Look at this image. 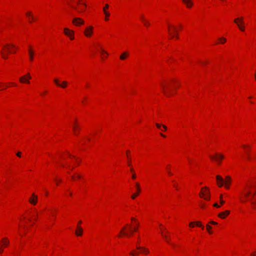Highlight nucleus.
Segmentation results:
<instances>
[{"mask_svg":"<svg viewBox=\"0 0 256 256\" xmlns=\"http://www.w3.org/2000/svg\"><path fill=\"white\" fill-rule=\"evenodd\" d=\"M38 201V196L34 194H32V198L29 199V202L30 204L36 205Z\"/></svg>","mask_w":256,"mask_h":256,"instance_id":"nucleus-12","label":"nucleus"},{"mask_svg":"<svg viewBox=\"0 0 256 256\" xmlns=\"http://www.w3.org/2000/svg\"><path fill=\"white\" fill-rule=\"evenodd\" d=\"M168 31L170 34L171 36V38H174V35L171 32L169 27L168 28Z\"/></svg>","mask_w":256,"mask_h":256,"instance_id":"nucleus-35","label":"nucleus"},{"mask_svg":"<svg viewBox=\"0 0 256 256\" xmlns=\"http://www.w3.org/2000/svg\"><path fill=\"white\" fill-rule=\"evenodd\" d=\"M21 154H22V152H18L16 154V155L18 156V157H20L21 156Z\"/></svg>","mask_w":256,"mask_h":256,"instance_id":"nucleus-39","label":"nucleus"},{"mask_svg":"<svg viewBox=\"0 0 256 256\" xmlns=\"http://www.w3.org/2000/svg\"><path fill=\"white\" fill-rule=\"evenodd\" d=\"M71 7L76 12L81 13L85 10L86 4L84 2H82V0H78L76 2V4L71 6Z\"/></svg>","mask_w":256,"mask_h":256,"instance_id":"nucleus-1","label":"nucleus"},{"mask_svg":"<svg viewBox=\"0 0 256 256\" xmlns=\"http://www.w3.org/2000/svg\"><path fill=\"white\" fill-rule=\"evenodd\" d=\"M31 76L29 73L27 74L26 75L20 78V81L22 83H27L30 84V81L28 79H30Z\"/></svg>","mask_w":256,"mask_h":256,"instance_id":"nucleus-8","label":"nucleus"},{"mask_svg":"<svg viewBox=\"0 0 256 256\" xmlns=\"http://www.w3.org/2000/svg\"><path fill=\"white\" fill-rule=\"evenodd\" d=\"M248 188H250L251 187V186H248Z\"/></svg>","mask_w":256,"mask_h":256,"instance_id":"nucleus-62","label":"nucleus"},{"mask_svg":"<svg viewBox=\"0 0 256 256\" xmlns=\"http://www.w3.org/2000/svg\"><path fill=\"white\" fill-rule=\"evenodd\" d=\"M92 32V27L90 26L88 28H86L84 31L85 35L86 36H91Z\"/></svg>","mask_w":256,"mask_h":256,"instance_id":"nucleus-14","label":"nucleus"},{"mask_svg":"<svg viewBox=\"0 0 256 256\" xmlns=\"http://www.w3.org/2000/svg\"><path fill=\"white\" fill-rule=\"evenodd\" d=\"M32 20H34V18L33 16H32Z\"/></svg>","mask_w":256,"mask_h":256,"instance_id":"nucleus-64","label":"nucleus"},{"mask_svg":"<svg viewBox=\"0 0 256 256\" xmlns=\"http://www.w3.org/2000/svg\"><path fill=\"white\" fill-rule=\"evenodd\" d=\"M77 129H78V126L75 124H74V126H73V130H74V134H76V130Z\"/></svg>","mask_w":256,"mask_h":256,"instance_id":"nucleus-31","label":"nucleus"},{"mask_svg":"<svg viewBox=\"0 0 256 256\" xmlns=\"http://www.w3.org/2000/svg\"><path fill=\"white\" fill-rule=\"evenodd\" d=\"M82 233H83L82 228L81 226H78L77 229L76 230V234L77 236H82Z\"/></svg>","mask_w":256,"mask_h":256,"instance_id":"nucleus-15","label":"nucleus"},{"mask_svg":"<svg viewBox=\"0 0 256 256\" xmlns=\"http://www.w3.org/2000/svg\"><path fill=\"white\" fill-rule=\"evenodd\" d=\"M174 186L178 190V185L176 184H174Z\"/></svg>","mask_w":256,"mask_h":256,"instance_id":"nucleus-47","label":"nucleus"},{"mask_svg":"<svg viewBox=\"0 0 256 256\" xmlns=\"http://www.w3.org/2000/svg\"><path fill=\"white\" fill-rule=\"evenodd\" d=\"M176 38H178V35H176Z\"/></svg>","mask_w":256,"mask_h":256,"instance_id":"nucleus-58","label":"nucleus"},{"mask_svg":"<svg viewBox=\"0 0 256 256\" xmlns=\"http://www.w3.org/2000/svg\"><path fill=\"white\" fill-rule=\"evenodd\" d=\"M104 14L106 15V18H105V20H108V18L110 16V14L108 12H104Z\"/></svg>","mask_w":256,"mask_h":256,"instance_id":"nucleus-32","label":"nucleus"},{"mask_svg":"<svg viewBox=\"0 0 256 256\" xmlns=\"http://www.w3.org/2000/svg\"><path fill=\"white\" fill-rule=\"evenodd\" d=\"M230 213V212L228 210H226L224 212H222L218 214V217L222 218H224L226 216L228 215Z\"/></svg>","mask_w":256,"mask_h":256,"instance_id":"nucleus-18","label":"nucleus"},{"mask_svg":"<svg viewBox=\"0 0 256 256\" xmlns=\"http://www.w3.org/2000/svg\"><path fill=\"white\" fill-rule=\"evenodd\" d=\"M82 223V222L81 220H80L78 222V224H80Z\"/></svg>","mask_w":256,"mask_h":256,"instance_id":"nucleus-55","label":"nucleus"},{"mask_svg":"<svg viewBox=\"0 0 256 256\" xmlns=\"http://www.w3.org/2000/svg\"><path fill=\"white\" fill-rule=\"evenodd\" d=\"M162 87L163 92H164V94H166V96H170L171 95L170 92H167L166 90L165 89L164 86L162 84Z\"/></svg>","mask_w":256,"mask_h":256,"instance_id":"nucleus-22","label":"nucleus"},{"mask_svg":"<svg viewBox=\"0 0 256 256\" xmlns=\"http://www.w3.org/2000/svg\"><path fill=\"white\" fill-rule=\"evenodd\" d=\"M182 2L188 8H190L193 5V2L192 0H182Z\"/></svg>","mask_w":256,"mask_h":256,"instance_id":"nucleus-16","label":"nucleus"},{"mask_svg":"<svg viewBox=\"0 0 256 256\" xmlns=\"http://www.w3.org/2000/svg\"><path fill=\"white\" fill-rule=\"evenodd\" d=\"M4 48L6 50L9 52H12V51L10 49V48L9 47V45L6 44L4 46Z\"/></svg>","mask_w":256,"mask_h":256,"instance_id":"nucleus-27","label":"nucleus"},{"mask_svg":"<svg viewBox=\"0 0 256 256\" xmlns=\"http://www.w3.org/2000/svg\"><path fill=\"white\" fill-rule=\"evenodd\" d=\"M229 185L230 184H225V187L226 188H229Z\"/></svg>","mask_w":256,"mask_h":256,"instance_id":"nucleus-48","label":"nucleus"},{"mask_svg":"<svg viewBox=\"0 0 256 256\" xmlns=\"http://www.w3.org/2000/svg\"><path fill=\"white\" fill-rule=\"evenodd\" d=\"M131 220H134L136 222V223L137 222L136 219L134 218H132Z\"/></svg>","mask_w":256,"mask_h":256,"instance_id":"nucleus-50","label":"nucleus"},{"mask_svg":"<svg viewBox=\"0 0 256 256\" xmlns=\"http://www.w3.org/2000/svg\"><path fill=\"white\" fill-rule=\"evenodd\" d=\"M161 234L162 236L166 239V242H169L170 240V238H168V236L167 235L164 234L162 232Z\"/></svg>","mask_w":256,"mask_h":256,"instance_id":"nucleus-24","label":"nucleus"},{"mask_svg":"<svg viewBox=\"0 0 256 256\" xmlns=\"http://www.w3.org/2000/svg\"><path fill=\"white\" fill-rule=\"evenodd\" d=\"M214 206H215V207H216V208H220V206L217 203H215L214 204Z\"/></svg>","mask_w":256,"mask_h":256,"instance_id":"nucleus-41","label":"nucleus"},{"mask_svg":"<svg viewBox=\"0 0 256 256\" xmlns=\"http://www.w3.org/2000/svg\"><path fill=\"white\" fill-rule=\"evenodd\" d=\"M217 180V184L219 187H222L224 184H230L231 182V178L230 176H226L225 180L220 176L218 175L216 176Z\"/></svg>","mask_w":256,"mask_h":256,"instance_id":"nucleus-2","label":"nucleus"},{"mask_svg":"<svg viewBox=\"0 0 256 256\" xmlns=\"http://www.w3.org/2000/svg\"><path fill=\"white\" fill-rule=\"evenodd\" d=\"M254 188H255L256 190H254V192L252 193V198H250L249 200L250 202L254 206V208H256V199L254 201L252 200V198H254V196L256 194V187H254Z\"/></svg>","mask_w":256,"mask_h":256,"instance_id":"nucleus-13","label":"nucleus"},{"mask_svg":"<svg viewBox=\"0 0 256 256\" xmlns=\"http://www.w3.org/2000/svg\"><path fill=\"white\" fill-rule=\"evenodd\" d=\"M26 15L28 16H30V12H27L26 14Z\"/></svg>","mask_w":256,"mask_h":256,"instance_id":"nucleus-49","label":"nucleus"},{"mask_svg":"<svg viewBox=\"0 0 256 256\" xmlns=\"http://www.w3.org/2000/svg\"><path fill=\"white\" fill-rule=\"evenodd\" d=\"M3 252V250L0 248V254L2 253Z\"/></svg>","mask_w":256,"mask_h":256,"instance_id":"nucleus-51","label":"nucleus"},{"mask_svg":"<svg viewBox=\"0 0 256 256\" xmlns=\"http://www.w3.org/2000/svg\"><path fill=\"white\" fill-rule=\"evenodd\" d=\"M160 135L161 136H162V137H165V136H165V135H164V134H162V133H160Z\"/></svg>","mask_w":256,"mask_h":256,"instance_id":"nucleus-52","label":"nucleus"},{"mask_svg":"<svg viewBox=\"0 0 256 256\" xmlns=\"http://www.w3.org/2000/svg\"><path fill=\"white\" fill-rule=\"evenodd\" d=\"M194 224H195V222H190L189 224V226H190V227H194Z\"/></svg>","mask_w":256,"mask_h":256,"instance_id":"nucleus-38","label":"nucleus"},{"mask_svg":"<svg viewBox=\"0 0 256 256\" xmlns=\"http://www.w3.org/2000/svg\"><path fill=\"white\" fill-rule=\"evenodd\" d=\"M242 200V202H246V200Z\"/></svg>","mask_w":256,"mask_h":256,"instance_id":"nucleus-57","label":"nucleus"},{"mask_svg":"<svg viewBox=\"0 0 256 256\" xmlns=\"http://www.w3.org/2000/svg\"><path fill=\"white\" fill-rule=\"evenodd\" d=\"M64 33L66 36H68L71 40L74 39V32L73 30H69L68 28H64Z\"/></svg>","mask_w":256,"mask_h":256,"instance_id":"nucleus-7","label":"nucleus"},{"mask_svg":"<svg viewBox=\"0 0 256 256\" xmlns=\"http://www.w3.org/2000/svg\"><path fill=\"white\" fill-rule=\"evenodd\" d=\"M130 162H128V166H130Z\"/></svg>","mask_w":256,"mask_h":256,"instance_id":"nucleus-59","label":"nucleus"},{"mask_svg":"<svg viewBox=\"0 0 256 256\" xmlns=\"http://www.w3.org/2000/svg\"><path fill=\"white\" fill-rule=\"evenodd\" d=\"M108 7L109 6L108 4H105V6L103 8V10L104 12H106V10L108 9Z\"/></svg>","mask_w":256,"mask_h":256,"instance_id":"nucleus-34","label":"nucleus"},{"mask_svg":"<svg viewBox=\"0 0 256 256\" xmlns=\"http://www.w3.org/2000/svg\"><path fill=\"white\" fill-rule=\"evenodd\" d=\"M168 174H170V176L172 174V173L171 172L170 170V169H168Z\"/></svg>","mask_w":256,"mask_h":256,"instance_id":"nucleus-44","label":"nucleus"},{"mask_svg":"<svg viewBox=\"0 0 256 256\" xmlns=\"http://www.w3.org/2000/svg\"><path fill=\"white\" fill-rule=\"evenodd\" d=\"M136 186L137 190V192H135L134 194H132L131 196V198L132 199L134 200L136 198V197L139 194L140 192L141 191L140 187L138 183L136 182Z\"/></svg>","mask_w":256,"mask_h":256,"instance_id":"nucleus-10","label":"nucleus"},{"mask_svg":"<svg viewBox=\"0 0 256 256\" xmlns=\"http://www.w3.org/2000/svg\"><path fill=\"white\" fill-rule=\"evenodd\" d=\"M77 178H81V176L80 174H78L77 176Z\"/></svg>","mask_w":256,"mask_h":256,"instance_id":"nucleus-53","label":"nucleus"},{"mask_svg":"<svg viewBox=\"0 0 256 256\" xmlns=\"http://www.w3.org/2000/svg\"><path fill=\"white\" fill-rule=\"evenodd\" d=\"M101 52H104V53H105L106 55H108V54L104 50H103L102 48H101Z\"/></svg>","mask_w":256,"mask_h":256,"instance_id":"nucleus-43","label":"nucleus"},{"mask_svg":"<svg viewBox=\"0 0 256 256\" xmlns=\"http://www.w3.org/2000/svg\"><path fill=\"white\" fill-rule=\"evenodd\" d=\"M242 148H246V147H248V148H250V146H246L244 145H244H242Z\"/></svg>","mask_w":256,"mask_h":256,"instance_id":"nucleus-45","label":"nucleus"},{"mask_svg":"<svg viewBox=\"0 0 256 256\" xmlns=\"http://www.w3.org/2000/svg\"><path fill=\"white\" fill-rule=\"evenodd\" d=\"M252 192L250 190L244 189L243 194L245 198H248L250 196H252Z\"/></svg>","mask_w":256,"mask_h":256,"instance_id":"nucleus-17","label":"nucleus"},{"mask_svg":"<svg viewBox=\"0 0 256 256\" xmlns=\"http://www.w3.org/2000/svg\"><path fill=\"white\" fill-rule=\"evenodd\" d=\"M212 160H215L218 164L220 163L222 160L224 158V156L222 154H216L214 156H210Z\"/></svg>","mask_w":256,"mask_h":256,"instance_id":"nucleus-6","label":"nucleus"},{"mask_svg":"<svg viewBox=\"0 0 256 256\" xmlns=\"http://www.w3.org/2000/svg\"><path fill=\"white\" fill-rule=\"evenodd\" d=\"M12 46L13 48H15V46L14 45H12Z\"/></svg>","mask_w":256,"mask_h":256,"instance_id":"nucleus-61","label":"nucleus"},{"mask_svg":"<svg viewBox=\"0 0 256 256\" xmlns=\"http://www.w3.org/2000/svg\"><path fill=\"white\" fill-rule=\"evenodd\" d=\"M72 179H74V176H72Z\"/></svg>","mask_w":256,"mask_h":256,"instance_id":"nucleus-60","label":"nucleus"},{"mask_svg":"<svg viewBox=\"0 0 256 256\" xmlns=\"http://www.w3.org/2000/svg\"><path fill=\"white\" fill-rule=\"evenodd\" d=\"M54 82L58 86H60L62 88H65L67 86V82L66 81L62 82V84H60L58 80L56 78H55L54 79Z\"/></svg>","mask_w":256,"mask_h":256,"instance_id":"nucleus-11","label":"nucleus"},{"mask_svg":"<svg viewBox=\"0 0 256 256\" xmlns=\"http://www.w3.org/2000/svg\"><path fill=\"white\" fill-rule=\"evenodd\" d=\"M141 20H142V22L144 23V24L146 26H148L149 25H150V23L149 22L146 20H145L143 16H142L141 17Z\"/></svg>","mask_w":256,"mask_h":256,"instance_id":"nucleus-23","label":"nucleus"},{"mask_svg":"<svg viewBox=\"0 0 256 256\" xmlns=\"http://www.w3.org/2000/svg\"><path fill=\"white\" fill-rule=\"evenodd\" d=\"M222 198V196L220 195V202L221 204H224V201L223 200Z\"/></svg>","mask_w":256,"mask_h":256,"instance_id":"nucleus-36","label":"nucleus"},{"mask_svg":"<svg viewBox=\"0 0 256 256\" xmlns=\"http://www.w3.org/2000/svg\"><path fill=\"white\" fill-rule=\"evenodd\" d=\"M128 56V53L126 52H124L120 56V59L122 60H124Z\"/></svg>","mask_w":256,"mask_h":256,"instance_id":"nucleus-19","label":"nucleus"},{"mask_svg":"<svg viewBox=\"0 0 256 256\" xmlns=\"http://www.w3.org/2000/svg\"><path fill=\"white\" fill-rule=\"evenodd\" d=\"M234 22L237 24L239 29L244 32V22L243 18H238L234 20Z\"/></svg>","mask_w":256,"mask_h":256,"instance_id":"nucleus-4","label":"nucleus"},{"mask_svg":"<svg viewBox=\"0 0 256 256\" xmlns=\"http://www.w3.org/2000/svg\"><path fill=\"white\" fill-rule=\"evenodd\" d=\"M136 254H138V253H134V252H130V254L133 256H134Z\"/></svg>","mask_w":256,"mask_h":256,"instance_id":"nucleus-42","label":"nucleus"},{"mask_svg":"<svg viewBox=\"0 0 256 256\" xmlns=\"http://www.w3.org/2000/svg\"><path fill=\"white\" fill-rule=\"evenodd\" d=\"M174 32H175L176 33L178 32V31H177V30L176 28H174Z\"/></svg>","mask_w":256,"mask_h":256,"instance_id":"nucleus-54","label":"nucleus"},{"mask_svg":"<svg viewBox=\"0 0 256 256\" xmlns=\"http://www.w3.org/2000/svg\"><path fill=\"white\" fill-rule=\"evenodd\" d=\"M136 178V175L135 174H133L132 176V178L133 179H135Z\"/></svg>","mask_w":256,"mask_h":256,"instance_id":"nucleus-46","label":"nucleus"},{"mask_svg":"<svg viewBox=\"0 0 256 256\" xmlns=\"http://www.w3.org/2000/svg\"><path fill=\"white\" fill-rule=\"evenodd\" d=\"M136 227H134L133 228H130V234L124 232L126 230L125 227H124L122 228V230L120 232V233L126 236H130L131 234H133L134 232H136L138 230V227L139 226V223L138 222H136Z\"/></svg>","mask_w":256,"mask_h":256,"instance_id":"nucleus-5","label":"nucleus"},{"mask_svg":"<svg viewBox=\"0 0 256 256\" xmlns=\"http://www.w3.org/2000/svg\"><path fill=\"white\" fill-rule=\"evenodd\" d=\"M195 224L199 227L202 228H204V226L202 224L201 222L199 221L195 222Z\"/></svg>","mask_w":256,"mask_h":256,"instance_id":"nucleus-29","label":"nucleus"},{"mask_svg":"<svg viewBox=\"0 0 256 256\" xmlns=\"http://www.w3.org/2000/svg\"><path fill=\"white\" fill-rule=\"evenodd\" d=\"M136 248L138 250H142V252L146 254H147L149 252V251L148 249H146V248H143V247L137 246Z\"/></svg>","mask_w":256,"mask_h":256,"instance_id":"nucleus-20","label":"nucleus"},{"mask_svg":"<svg viewBox=\"0 0 256 256\" xmlns=\"http://www.w3.org/2000/svg\"><path fill=\"white\" fill-rule=\"evenodd\" d=\"M29 54H30V60L32 61L33 60V58H34V52L32 50H29Z\"/></svg>","mask_w":256,"mask_h":256,"instance_id":"nucleus-25","label":"nucleus"},{"mask_svg":"<svg viewBox=\"0 0 256 256\" xmlns=\"http://www.w3.org/2000/svg\"><path fill=\"white\" fill-rule=\"evenodd\" d=\"M32 20H34V18L33 16H32Z\"/></svg>","mask_w":256,"mask_h":256,"instance_id":"nucleus-63","label":"nucleus"},{"mask_svg":"<svg viewBox=\"0 0 256 256\" xmlns=\"http://www.w3.org/2000/svg\"><path fill=\"white\" fill-rule=\"evenodd\" d=\"M2 241L3 242V244L2 246H6L9 243L8 240L6 238H2Z\"/></svg>","mask_w":256,"mask_h":256,"instance_id":"nucleus-21","label":"nucleus"},{"mask_svg":"<svg viewBox=\"0 0 256 256\" xmlns=\"http://www.w3.org/2000/svg\"><path fill=\"white\" fill-rule=\"evenodd\" d=\"M130 170H131V172H134V169L131 168V169H130Z\"/></svg>","mask_w":256,"mask_h":256,"instance_id":"nucleus-56","label":"nucleus"},{"mask_svg":"<svg viewBox=\"0 0 256 256\" xmlns=\"http://www.w3.org/2000/svg\"><path fill=\"white\" fill-rule=\"evenodd\" d=\"M210 223L211 224H215V225H216V224H217V222H214V221H210Z\"/></svg>","mask_w":256,"mask_h":256,"instance_id":"nucleus-40","label":"nucleus"},{"mask_svg":"<svg viewBox=\"0 0 256 256\" xmlns=\"http://www.w3.org/2000/svg\"><path fill=\"white\" fill-rule=\"evenodd\" d=\"M73 24L76 26H80L84 24V21L80 18H74L72 20Z\"/></svg>","mask_w":256,"mask_h":256,"instance_id":"nucleus-9","label":"nucleus"},{"mask_svg":"<svg viewBox=\"0 0 256 256\" xmlns=\"http://www.w3.org/2000/svg\"><path fill=\"white\" fill-rule=\"evenodd\" d=\"M156 127L158 128H160L162 126V128H164V130H167V127L165 126V125H161L158 123H156Z\"/></svg>","mask_w":256,"mask_h":256,"instance_id":"nucleus-26","label":"nucleus"},{"mask_svg":"<svg viewBox=\"0 0 256 256\" xmlns=\"http://www.w3.org/2000/svg\"><path fill=\"white\" fill-rule=\"evenodd\" d=\"M219 40H220V43H221V44H224L226 42V38H220Z\"/></svg>","mask_w":256,"mask_h":256,"instance_id":"nucleus-28","label":"nucleus"},{"mask_svg":"<svg viewBox=\"0 0 256 256\" xmlns=\"http://www.w3.org/2000/svg\"><path fill=\"white\" fill-rule=\"evenodd\" d=\"M200 196L206 200H210V192L208 188L204 187L202 188Z\"/></svg>","mask_w":256,"mask_h":256,"instance_id":"nucleus-3","label":"nucleus"},{"mask_svg":"<svg viewBox=\"0 0 256 256\" xmlns=\"http://www.w3.org/2000/svg\"><path fill=\"white\" fill-rule=\"evenodd\" d=\"M246 152L247 154V159H248V160H250L251 158L250 157L248 150L246 149Z\"/></svg>","mask_w":256,"mask_h":256,"instance_id":"nucleus-33","label":"nucleus"},{"mask_svg":"<svg viewBox=\"0 0 256 256\" xmlns=\"http://www.w3.org/2000/svg\"><path fill=\"white\" fill-rule=\"evenodd\" d=\"M2 57L4 59H6L8 58V56L6 54H5L4 52H2Z\"/></svg>","mask_w":256,"mask_h":256,"instance_id":"nucleus-37","label":"nucleus"},{"mask_svg":"<svg viewBox=\"0 0 256 256\" xmlns=\"http://www.w3.org/2000/svg\"><path fill=\"white\" fill-rule=\"evenodd\" d=\"M211 228H212V227L210 225H208V224L206 225V229H207L208 232H209V234H212V232L210 230Z\"/></svg>","mask_w":256,"mask_h":256,"instance_id":"nucleus-30","label":"nucleus"}]
</instances>
